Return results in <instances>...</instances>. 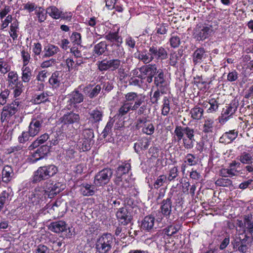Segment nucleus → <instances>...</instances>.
<instances>
[{"mask_svg":"<svg viewBox=\"0 0 253 253\" xmlns=\"http://www.w3.org/2000/svg\"><path fill=\"white\" fill-rule=\"evenodd\" d=\"M57 171V168L53 165L40 167L34 172L32 181L33 183H37L46 180L55 175Z\"/></svg>","mask_w":253,"mask_h":253,"instance_id":"nucleus-1","label":"nucleus"},{"mask_svg":"<svg viewBox=\"0 0 253 253\" xmlns=\"http://www.w3.org/2000/svg\"><path fill=\"white\" fill-rule=\"evenodd\" d=\"M113 239L111 234H104L97 240L95 244L96 250L100 253H108L113 244Z\"/></svg>","mask_w":253,"mask_h":253,"instance_id":"nucleus-2","label":"nucleus"},{"mask_svg":"<svg viewBox=\"0 0 253 253\" xmlns=\"http://www.w3.org/2000/svg\"><path fill=\"white\" fill-rule=\"evenodd\" d=\"M113 171L109 168H105L96 174L94 179V184L96 186H102L109 183Z\"/></svg>","mask_w":253,"mask_h":253,"instance_id":"nucleus-3","label":"nucleus"},{"mask_svg":"<svg viewBox=\"0 0 253 253\" xmlns=\"http://www.w3.org/2000/svg\"><path fill=\"white\" fill-rule=\"evenodd\" d=\"M64 189V185L61 183L55 182L54 183L53 181L50 180L45 182V189L43 190L45 192V194L51 198Z\"/></svg>","mask_w":253,"mask_h":253,"instance_id":"nucleus-4","label":"nucleus"},{"mask_svg":"<svg viewBox=\"0 0 253 253\" xmlns=\"http://www.w3.org/2000/svg\"><path fill=\"white\" fill-rule=\"evenodd\" d=\"M121 61L119 59L103 60L98 62V67L100 71L111 70L112 71L119 69Z\"/></svg>","mask_w":253,"mask_h":253,"instance_id":"nucleus-5","label":"nucleus"},{"mask_svg":"<svg viewBox=\"0 0 253 253\" xmlns=\"http://www.w3.org/2000/svg\"><path fill=\"white\" fill-rule=\"evenodd\" d=\"M145 96L138 95L134 92H128L125 95V99L131 102L132 111H135L139 108L144 102Z\"/></svg>","mask_w":253,"mask_h":253,"instance_id":"nucleus-6","label":"nucleus"},{"mask_svg":"<svg viewBox=\"0 0 253 253\" xmlns=\"http://www.w3.org/2000/svg\"><path fill=\"white\" fill-rule=\"evenodd\" d=\"M19 102L15 101L14 102L7 104L3 109L1 115V121H8L9 119L14 115L18 111Z\"/></svg>","mask_w":253,"mask_h":253,"instance_id":"nucleus-7","label":"nucleus"},{"mask_svg":"<svg viewBox=\"0 0 253 253\" xmlns=\"http://www.w3.org/2000/svg\"><path fill=\"white\" fill-rule=\"evenodd\" d=\"M212 32V30L211 27L198 24L194 30L193 35L197 40L203 41L209 38Z\"/></svg>","mask_w":253,"mask_h":253,"instance_id":"nucleus-8","label":"nucleus"},{"mask_svg":"<svg viewBox=\"0 0 253 253\" xmlns=\"http://www.w3.org/2000/svg\"><path fill=\"white\" fill-rule=\"evenodd\" d=\"M44 119L41 116L33 118L29 126V132L31 136H36L41 130Z\"/></svg>","mask_w":253,"mask_h":253,"instance_id":"nucleus-9","label":"nucleus"},{"mask_svg":"<svg viewBox=\"0 0 253 253\" xmlns=\"http://www.w3.org/2000/svg\"><path fill=\"white\" fill-rule=\"evenodd\" d=\"M192 57L193 61L195 65L202 62L207 63V62L211 61V56H209L208 52L206 51L204 48H199L195 50Z\"/></svg>","mask_w":253,"mask_h":253,"instance_id":"nucleus-10","label":"nucleus"},{"mask_svg":"<svg viewBox=\"0 0 253 253\" xmlns=\"http://www.w3.org/2000/svg\"><path fill=\"white\" fill-rule=\"evenodd\" d=\"M150 54L153 57V59H165L167 58L168 53L166 50L162 46L152 45L149 47Z\"/></svg>","mask_w":253,"mask_h":253,"instance_id":"nucleus-11","label":"nucleus"},{"mask_svg":"<svg viewBox=\"0 0 253 253\" xmlns=\"http://www.w3.org/2000/svg\"><path fill=\"white\" fill-rule=\"evenodd\" d=\"M116 215L119 222L122 225H126L130 222L131 216L129 212L126 208H121L118 209L116 213Z\"/></svg>","mask_w":253,"mask_h":253,"instance_id":"nucleus-12","label":"nucleus"},{"mask_svg":"<svg viewBox=\"0 0 253 253\" xmlns=\"http://www.w3.org/2000/svg\"><path fill=\"white\" fill-rule=\"evenodd\" d=\"M60 120L61 123L66 125L79 124L80 122V116L78 114L70 112L64 114L60 118Z\"/></svg>","mask_w":253,"mask_h":253,"instance_id":"nucleus-13","label":"nucleus"},{"mask_svg":"<svg viewBox=\"0 0 253 253\" xmlns=\"http://www.w3.org/2000/svg\"><path fill=\"white\" fill-rule=\"evenodd\" d=\"M237 105L236 103L230 104L226 109H224L221 116L219 118V122L221 124L225 123L237 111Z\"/></svg>","mask_w":253,"mask_h":253,"instance_id":"nucleus-14","label":"nucleus"},{"mask_svg":"<svg viewBox=\"0 0 253 253\" xmlns=\"http://www.w3.org/2000/svg\"><path fill=\"white\" fill-rule=\"evenodd\" d=\"M48 151L49 148L47 146H41L31 155L29 158V162L32 163L36 162L46 156Z\"/></svg>","mask_w":253,"mask_h":253,"instance_id":"nucleus-15","label":"nucleus"},{"mask_svg":"<svg viewBox=\"0 0 253 253\" xmlns=\"http://www.w3.org/2000/svg\"><path fill=\"white\" fill-rule=\"evenodd\" d=\"M45 197V192L42 189L36 188L30 197V200L34 205L41 204Z\"/></svg>","mask_w":253,"mask_h":253,"instance_id":"nucleus-16","label":"nucleus"},{"mask_svg":"<svg viewBox=\"0 0 253 253\" xmlns=\"http://www.w3.org/2000/svg\"><path fill=\"white\" fill-rule=\"evenodd\" d=\"M171 197L164 199L161 203L160 211L162 214L167 218L169 217L172 211V202Z\"/></svg>","mask_w":253,"mask_h":253,"instance_id":"nucleus-17","label":"nucleus"},{"mask_svg":"<svg viewBox=\"0 0 253 253\" xmlns=\"http://www.w3.org/2000/svg\"><path fill=\"white\" fill-rule=\"evenodd\" d=\"M157 67L155 64H150L143 65L139 68V71L144 77V79L147 76L156 75Z\"/></svg>","mask_w":253,"mask_h":253,"instance_id":"nucleus-18","label":"nucleus"},{"mask_svg":"<svg viewBox=\"0 0 253 253\" xmlns=\"http://www.w3.org/2000/svg\"><path fill=\"white\" fill-rule=\"evenodd\" d=\"M51 231L56 233L63 232L69 228L65 222L64 221H58L52 222L49 226Z\"/></svg>","mask_w":253,"mask_h":253,"instance_id":"nucleus-19","label":"nucleus"},{"mask_svg":"<svg viewBox=\"0 0 253 253\" xmlns=\"http://www.w3.org/2000/svg\"><path fill=\"white\" fill-rule=\"evenodd\" d=\"M70 97L69 102L71 105H73L74 106H75L76 104L83 102L84 99V95L80 92L79 90H77L72 91L70 94Z\"/></svg>","mask_w":253,"mask_h":253,"instance_id":"nucleus-20","label":"nucleus"},{"mask_svg":"<svg viewBox=\"0 0 253 253\" xmlns=\"http://www.w3.org/2000/svg\"><path fill=\"white\" fill-rule=\"evenodd\" d=\"M155 221V217L152 215L146 216L142 221L141 228L149 231L153 229Z\"/></svg>","mask_w":253,"mask_h":253,"instance_id":"nucleus-21","label":"nucleus"},{"mask_svg":"<svg viewBox=\"0 0 253 253\" xmlns=\"http://www.w3.org/2000/svg\"><path fill=\"white\" fill-rule=\"evenodd\" d=\"M150 141L146 137L142 138L134 144V148L136 152L138 153L141 151L148 149Z\"/></svg>","mask_w":253,"mask_h":253,"instance_id":"nucleus-22","label":"nucleus"},{"mask_svg":"<svg viewBox=\"0 0 253 253\" xmlns=\"http://www.w3.org/2000/svg\"><path fill=\"white\" fill-rule=\"evenodd\" d=\"M14 175L12 168L9 166H5L2 168V180L3 182L7 183L10 181Z\"/></svg>","mask_w":253,"mask_h":253,"instance_id":"nucleus-23","label":"nucleus"},{"mask_svg":"<svg viewBox=\"0 0 253 253\" xmlns=\"http://www.w3.org/2000/svg\"><path fill=\"white\" fill-rule=\"evenodd\" d=\"M60 51L58 47L51 44H48L44 47V54L43 57H49L53 56Z\"/></svg>","mask_w":253,"mask_h":253,"instance_id":"nucleus-24","label":"nucleus"},{"mask_svg":"<svg viewBox=\"0 0 253 253\" xmlns=\"http://www.w3.org/2000/svg\"><path fill=\"white\" fill-rule=\"evenodd\" d=\"M61 73L58 71L54 72L49 79V83L53 88H58L61 81V76H60Z\"/></svg>","mask_w":253,"mask_h":253,"instance_id":"nucleus-25","label":"nucleus"},{"mask_svg":"<svg viewBox=\"0 0 253 253\" xmlns=\"http://www.w3.org/2000/svg\"><path fill=\"white\" fill-rule=\"evenodd\" d=\"M130 110L132 111L131 108V102L127 101L126 100L123 103V105L119 108L117 115L118 117H122L126 115Z\"/></svg>","mask_w":253,"mask_h":253,"instance_id":"nucleus-26","label":"nucleus"},{"mask_svg":"<svg viewBox=\"0 0 253 253\" xmlns=\"http://www.w3.org/2000/svg\"><path fill=\"white\" fill-rule=\"evenodd\" d=\"M245 227L244 228L250 234L253 233V220L252 214H248L244 215L243 217Z\"/></svg>","mask_w":253,"mask_h":253,"instance_id":"nucleus-27","label":"nucleus"},{"mask_svg":"<svg viewBox=\"0 0 253 253\" xmlns=\"http://www.w3.org/2000/svg\"><path fill=\"white\" fill-rule=\"evenodd\" d=\"M190 114L193 120H200L203 118L204 110L200 107L196 106L191 109Z\"/></svg>","mask_w":253,"mask_h":253,"instance_id":"nucleus-28","label":"nucleus"},{"mask_svg":"<svg viewBox=\"0 0 253 253\" xmlns=\"http://www.w3.org/2000/svg\"><path fill=\"white\" fill-rule=\"evenodd\" d=\"M214 121L211 118H207L204 121L202 131L205 133H212L213 129Z\"/></svg>","mask_w":253,"mask_h":253,"instance_id":"nucleus-29","label":"nucleus"},{"mask_svg":"<svg viewBox=\"0 0 253 253\" xmlns=\"http://www.w3.org/2000/svg\"><path fill=\"white\" fill-rule=\"evenodd\" d=\"M103 113L98 110L95 109L92 110L89 113V120L92 123H96L100 122L102 118Z\"/></svg>","mask_w":253,"mask_h":253,"instance_id":"nucleus-30","label":"nucleus"},{"mask_svg":"<svg viewBox=\"0 0 253 253\" xmlns=\"http://www.w3.org/2000/svg\"><path fill=\"white\" fill-rule=\"evenodd\" d=\"M10 192L9 190L3 191L0 194V206L3 208L5 205H8L11 200Z\"/></svg>","mask_w":253,"mask_h":253,"instance_id":"nucleus-31","label":"nucleus"},{"mask_svg":"<svg viewBox=\"0 0 253 253\" xmlns=\"http://www.w3.org/2000/svg\"><path fill=\"white\" fill-rule=\"evenodd\" d=\"M137 58L146 64L149 63L153 60V57L150 54V52L149 51L147 53L146 50L139 52Z\"/></svg>","mask_w":253,"mask_h":253,"instance_id":"nucleus-32","label":"nucleus"},{"mask_svg":"<svg viewBox=\"0 0 253 253\" xmlns=\"http://www.w3.org/2000/svg\"><path fill=\"white\" fill-rule=\"evenodd\" d=\"M49 138V136L47 133H44L41 135L35 141H34L29 147L30 150L35 149L40 144L43 143Z\"/></svg>","mask_w":253,"mask_h":253,"instance_id":"nucleus-33","label":"nucleus"},{"mask_svg":"<svg viewBox=\"0 0 253 253\" xmlns=\"http://www.w3.org/2000/svg\"><path fill=\"white\" fill-rule=\"evenodd\" d=\"M107 48V44L105 42H101L95 45L93 49L94 54L98 56L103 54Z\"/></svg>","mask_w":253,"mask_h":253,"instance_id":"nucleus-34","label":"nucleus"},{"mask_svg":"<svg viewBox=\"0 0 253 253\" xmlns=\"http://www.w3.org/2000/svg\"><path fill=\"white\" fill-rule=\"evenodd\" d=\"M122 43V42H118L112 44V46H114L113 52L116 56L119 58L123 57L125 54L124 47L121 45Z\"/></svg>","mask_w":253,"mask_h":253,"instance_id":"nucleus-35","label":"nucleus"},{"mask_svg":"<svg viewBox=\"0 0 253 253\" xmlns=\"http://www.w3.org/2000/svg\"><path fill=\"white\" fill-rule=\"evenodd\" d=\"M238 135V131H235V130H229V131L226 132L222 134V136L220 138V140L221 141L222 139H223L225 140H227L230 142H231L237 137Z\"/></svg>","mask_w":253,"mask_h":253,"instance_id":"nucleus-36","label":"nucleus"},{"mask_svg":"<svg viewBox=\"0 0 253 253\" xmlns=\"http://www.w3.org/2000/svg\"><path fill=\"white\" fill-rule=\"evenodd\" d=\"M46 13L48 14L54 19H59L61 16V11H60L56 7L51 6L46 8Z\"/></svg>","mask_w":253,"mask_h":253,"instance_id":"nucleus-37","label":"nucleus"},{"mask_svg":"<svg viewBox=\"0 0 253 253\" xmlns=\"http://www.w3.org/2000/svg\"><path fill=\"white\" fill-rule=\"evenodd\" d=\"M7 81L9 87L13 85H15L16 84L19 83V82H21L19 80L17 73L14 71H11L8 73Z\"/></svg>","mask_w":253,"mask_h":253,"instance_id":"nucleus-38","label":"nucleus"},{"mask_svg":"<svg viewBox=\"0 0 253 253\" xmlns=\"http://www.w3.org/2000/svg\"><path fill=\"white\" fill-rule=\"evenodd\" d=\"M89 89V87L86 86L84 88V91L85 92L87 91L88 97L90 98H93L96 97L99 93L101 89V87L100 85L97 84L92 89L88 90Z\"/></svg>","mask_w":253,"mask_h":253,"instance_id":"nucleus-39","label":"nucleus"},{"mask_svg":"<svg viewBox=\"0 0 253 253\" xmlns=\"http://www.w3.org/2000/svg\"><path fill=\"white\" fill-rule=\"evenodd\" d=\"M11 89H13V95L14 97H17L20 96L24 90V86L22 82H19L15 85L9 86Z\"/></svg>","mask_w":253,"mask_h":253,"instance_id":"nucleus-40","label":"nucleus"},{"mask_svg":"<svg viewBox=\"0 0 253 253\" xmlns=\"http://www.w3.org/2000/svg\"><path fill=\"white\" fill-rule=\"evenodd\" d=\"M237 159L244 164H250L253 162V157L249 153L246 152L242 153L240 156H239Z\"/></svg>","mask_w":253,"mask_h":253,"instance_id":"nucleus-41","label":"nucleus"},{"mask_svg":"<svg viewBox=\"0 0 253 253\" xmlns=\"http://www.w3.org/2000/svg\"><path fill=\"white\" fill-rule=\"evenodd\" d=\"M22 82L24 83H28L31 80L32 77V71L30 67L24 66L22 68Z\"/></svg>","mask_w":253,"mask_h":253,"instance_id":"nucleus-42","label":"nucleus"},{"mask_svg":"<svg viewBox=\"0 0 253 253\" xmlns=\"http://www.w3.org/2000/svg\"><path fill=\"white\" fill-rule=\"evenodd\" d=\"M105 38L112 42H122V38L119 35L118 32L109 33L105 36Z\"/></svg>","mask_w":253,"mask_h":253,"instance_id":"nucleus-43","label":"nucleus"},{"mask_svg":"<svg viewBox=\"0 0 253 253\" xmlns=\"http://www.w3.org/2000/svg\"><path fill=\"white\" fill-rule=\"evenodd\" d=\"M156 74L154 77V84L156 86H159L165 83L164 74L162 69H157Z\"/></svg>","mask_w":253,"mask_h":253,"instance_id":"nucleus-44","label":"nucleus"},{"mask_svg":"<svg viewBox=\"0 0 253 253\" xmlns=\"http://www.w3.org/2000/svg\"><path fill=\"white\" fill-rule=\"evenodd\" d=\"M167 177L164 174L159 176L155 180L153 186L155 189H158L161 187L163 186L165 183L166 182Z\"/></svg>","mask_w":253,"mask_h":253,"instance_id":"nucleus-45","label":"nucleus"},{"mask_svg":"<svg viewBox=\"0 0 253 253\" xmlns=\"http://www.w3.org/2000/svg\"><path fill=\"white\" fill-rule=\"evenodd\" d=\"M48 95L46 93L42 92L39 95H36L33 99L34 103L39 104L48 100Z\"/></svg>","mask_w":253,"mask_h":253,"instance_id":"nucleus-46","label":"nucleus"},{"mask_svg":"<svg viewBox=\"0 0 253 253\" xmlns=\"http://www.w3.org/2000/svg\"><path fill=\"white\" fill-rule=\"evenodd\" d=\"M130 165L129 163H125L120 166L117 169L116 173L119 175H123L129 171L130 169Z\"/></svg>","mask_w":253,"mask_h":253,"instance_id":"nucleus-47","label":"nucleus"},{"mask_svg":"<svg viewBox=\"0 0 253 253\" xmlns=\"http://www.w3.org/2000/svg\"><path fill=\"white\" fill-rule=\"evenodd\" d=\"M209 103L210 105V107L207 110L208 113H212L217 111L219 107L218 101L214 98H211L209 99Z\"/></svg>","mask_w":253,"mask_h":253,"instance_id":"nucleus-48","label":"nucleus"},{"mask_svg":"<svg viewBox=\"0 0 253 253\" xmlns=\"http://www.w3.org/2000/svg\"><path fill=\"white\" fill-rule=\"evenodd\" d=\"M232 181L226 177H222L216 180L215 184L218 186L228 187L232 185Z\"/></svg>","mask_w":253,"mask_h":253,"instance_id":"nucleus-49","label":"nucleus"},{"mask_svg":"<svg viewBox=\"0 0 253 253\" xmlns=\"http://www.w3.org/2000/svg\"><path fill=\"white\" fill-rule=\"evenodd\" d=\"M114 121L111 119L107 122L106 126L103 129L102 134L103 138H106V136L112 132V128L114 125Z\"/></svg>","mask_w":253,"mask_h":253,"instance_id":"nucleus-50","label":"nucleus"},{"mask_svg":"<svg viewBox=\"0 0 253 253\" xmlns=\"http://www.w3.org/2000/svg\"><path fill=\"white\" fill-rule=\"evenodd\" d=\"M237 171L234 169H220L219 173L222 177H227L228 176H232L236 175Z\"/></svg>","mask_w":253,"mask_h":253,"instance_id":"nucleus-51","label":"nucleus"},{"mask_svg":"<svg viewBox=\"0 0 253 253\" xmlns=\"http://www.w3.org/2000/svg\"><path fill=\"white\" fill-rule=\"evenodd\" d=\"M163 108L162 114L164 116H167L170 110V101L167 97H165L163 101Z\"/></svg>","mask_w":253,"mask_h":253,"instance_id":"nucleus-52","label":"nucleus"},{"mask_svg":"<svg viewBox=\"0 0 253 253\" xmlns=\"http://www.w3.org/2000/svg\"><path fill=\"white\" fill-rule=\"evenodd\" d=\"M91 140L89 139L84 138L82 142H80V143H82V144H79V148L83 151H87L91 148Z\"/></svg>","mask_w":253,"mask_h":253,"instance_id":"nucleus-53","label":"nucleus"},{"mask_svg":"<svg viewBox=\"0 0 253 253\" xmlns=\"http://www.w3.org/2000/svg\"><path fill=\"white\" fill-rule=\"evenodd\" d=\"M174 133L175 134L174 136H176L177 141L179 142L182 139H183L184 134V127L179 126H176ZM174 138H175V137H174Z\"/></svg>","mask_w":253,"mask_h":253,"instance_id":"nucleus-54","label":"nucleus"},{"mask_svg":"<svg viewBox=\"0 0 253 253\" xmlns=\"http://www.w3.org/2000/svg\"><path fill=\"white\" fill-rule=\"evenodd\" d=\"M10 91L8 89L1 90L0 93V104L3 105L7 102V99L9 96Z\"/></svg>","mask_w":253,"mask_h":253,"instance_id":"nucleus-55","label":"nucleus"},{"mask_svg":"<svg viewBox=\"0 0 253 253\" xmlns=\"http://www.w3.org/2000/svg\"><path fill=\"white\" fill-rule=\"evenodd\" d=\"M36 14L37 15L38 20L40 22H43L46 18V13H44V10L43 8L39 7L36 10Z\"/></svg>","mask_w":253,"mask_h":253,"instance_id":"nucleus-56","label":"nucleus"},{"mask_svg":"<svg viewBox=\"0 0 253 253\" xmlns=\"http://www.w3.org/2000/svg\"><path fill=\"white\" fill-rule=\"evenodd\" d=\"M70 40L74 45H80L82 42L81 35L77 32H74L72 34Z\"/></svg>","mask_w":253,"mask_h":253,"instance_id":"nucleus-57","label":"nucleus"},{"mask_svg":"<svg viewBox=\"0 0 253 253\" xmlns=\"http://www.w3.org/2000/svg\"><path fill=\"white\" fill-rule=\"evenodd\" d=\"M18 26V22L16 21H14L10 26V35L13 40H15L18 37L16 33Z\"/></svg>","mask_w":253,"mask_h":253,"instance_id":"nucleus-58","label":"nucleus"},{"mask_svg":"<svg viewBox=\"0 0 253 253\" xmlns=\"http://www.w3.org/2000/svg\"><path fill=\"white\" fill-rule=\"evenodd\" d=\"M178 174V168L177 167H173L169 170L168 179L171 181L175 178Z\"/></svg>","mask_w":253,"mask_h":253,"instance_id":"nucleus-59","label":"nucleus"},{"mask_svg":"<svg viewBox=\"0 0 253 253\" xmlns=\"http://www.w3.org/2000/svg\"><path fill=\"white\" fill-rule=\"evenodd\" d=\"M184 134L186 135L187 137L192 140H195L194 133L195 130L194 129L190 127L186 126L184 127Z\"/></svg>","mask_w":253,"mask_h":253,"instance_id":"nucleus-60","label":"nucleus"},{"mask_svg":"<svg viewBox=\"0 0 253 253\" xmlns=\"http://www.w3.org/2000/svg\"><path fill=\"white\" fill-rule=\"evenodd\" d=\"M83 188L86 190V193H84V196H89L93 195L94 193V187L93 186L89 184H85L83 185Z\"/></svg>","mask_w":253,"mask_h":253,"instance_id":"nucleus-61","label":"nucleus"},{"mask_svg":"<svg viewBox=\"0 0 253 253\" xmlns=\"http://www.w3.org/2000/svg\"><path fill=\"white\" fill-rule=\"evenodd\" d=\"M169 42L171 47L176 48L179 45L180 39L178 36L172 35L169 40Z\"/></svg>","mask_w":253,"mask_h":253,"instance_id":"nucleus-62","label":"nucleus"},{"mask_svg":"<svg viewBox=\"0 0 253 253\" xmlns=\"http://www.w3.org/2000/svg\"><path fill=\"white\" fill-rule=\"evenodd\" d=\"M155 130V127L152 123H148L147 125V127H144L142 129L143 133H146L147 135H152Z\"/></svg>","mask_w":253,"mask_h":253,"instance_id":"nucleus-63","label":"nucleus"},{"mask_svg":"<svg viewBox=\"0 0 253 253\" xmlns=\"http://www.w3.org/2000/svg\"><path fill=\"white\" fill-rule=\"evenodd\" d=\"M179 54L176 53H171L169 58V64L172 66H175L179 59Z\"/></svg>","mask_w":253,"mask_h":253,"instance_id":"nucleus-64","label":"nucleus"}]
</instances>
